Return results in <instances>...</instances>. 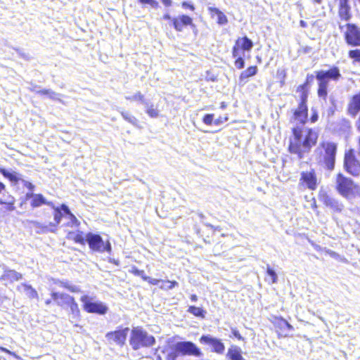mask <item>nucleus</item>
<instances>
[{
  "instance_id": "4",
  "label": "nucleus",
  "mask_w": 360,
  "mask_h": 360,
  "mask_svg": "<svg viewBox=\"0 0 360 360\" xmlns=\"http://www.w3.org/2000/svg\"><path fill=\"white\" fill-rule=\"evenodd\" d=\"M129 342L133 349L138 350L141 347L153 346L155 339L141 328L136 327L131 330Z\"/></svg>"
},
{
  "instance_id": "53",
  "label": "nucleus",
  "mask_w": 360,
  "mask_h": 360,
  "mask_svg": "<svg viewBox=\"0 0 360 360\" xmlns=\"http://www.w3.org/2000/svg\"><path fill=\"white\" fill-rule=\"evenodd\" d=\"M162 4L165 6H171L172 4V0H161Z\"/></svg>"
},
{
  "instance_id": "60",
  "label": "nucleus",
  "mask_w": 360,
  "mask_h": 360,
  "mask_svg": "<svg viewBox=\"0 0 360 360\" xmlns=\"http://www.w3.org/2000/svg\"><path fill=\"white\" fill-rule=\"evenodd\" d=\"M37 87L35 86L30 88V90L31 91L36 92L37 94V91H39V90H37Z\"/></svg>"
},
{
  "instance_id": "1",
  "label": "nucleus",
  "mask_w": 360,
  "mask_h": 360,
  "mask_svg": "<svg viewBox=\"0 0 360 360\" xmlns=\"http://www.w3.org/2000/svg\"><path fill=\"white\" fill-rule=\"evenodd\" d=\"M317 139L318 134L312 129L301 130L294 128L293 138L290 139L289 150L291 153L297 155L301 159L310 151L311 147L316 143Z\"/></svg>"
},
{
  "instance_id": "7",
  "label": "nucleus",
  "mask_w": 360,
  "mask_h": 360,
  "mask_svg": "<svg viewBox=\"0 0 360 360\" xmlns=\"http://www.w3.org/2000/svg\"><path fill=\"white\" fill-rule=\"evenodd\" d=\"M86 241L90 249L94 251L98 252H103L105 251L110 252L111 251L110 243L108 241L105 243L102 238L98 234L88 233L86 235Z\"/></svg>"
},
{
  "instance_id": "29",
  "label": "nucleus",
  "mask_w": 360,
  "mask_h": 360,
  "mask_svg": "<svg viewBox=\"0 0 360 360\" xmlns=\"http://www.w3.org/2000/svg\"><path fill=\"white\" fill-rule=\"evenodd\" d=\"M68 238L82 245H84L86 241V237L84 238L82 232L80 231L70 232L68 235Z\"/></svg>"
},
{
  "instance_id": "24",
  "label": "nucleus",
  "mask_w": 360,
  "mask_h": 360,
  "mask_svg": "<svg viewBox=\"0 0 360 360\" xmlns=\"http://www.w3.org/2000/svg\"><path fill=\"white\" fill-rule=\"evenodd\" d=\"M236 46L242 49L243 51H250L253 46L252 41L247 37L239 38L236 41Z\"/></svg>"
},
{
  "instance_id": "34",
  "label": "nucleus",
  "mask_w": 360,
  "mask_h": 360,
  "mask_svg": "<svg viewBox=\"0 0 360 360\" xmlns=\"http://www.w3.org/2000/svg\"><path fill=\"white\" fill-rule=\"evenodd\" d=\"M266 273L269 278H266V281L269 283H276L278 281V276L275 271L272 269L269 266H267Z\"/></svg>"
},
{
  "instance_id": "28",
  "label": "nucleus",
  "mask_w": 360,
  "mask_h": 360,
  "mask_svg": "<svg viewBox=\"0 0 360 360\" xmlns=\"http://www.w3.org/2000/svg\"><path fill=\"white\" fill-rule=\"evenodd\" d=\"M208 10L211 13H214L217 16V22L219 25H225L227 23L228 20L226 16L217 8L209 7Z\"/></svg>"
},
{
  "instance_id": "9",
  "label": "nucleus",
  "mask_w": 360,
  "mask_h": 360,
  "mask_svg": "<svg viewBox=\"0 0 360 360\" xmlns=\"http://www.w3.org/2000/svg\"><path fill=\"white\" fill-rule=\"evenodd\" d=\"M91 298L87 295H84L80 300L83 303L85 311L89 313H96L105 314L108 311V307L101 302H92Z\"/></svg>"
},
{
  "instance_id": "11",
  "label": "nucleus",
  "mask_w": 360,
  "mask_h": 360,
  "mask_svg": "<svg viewBox=\"0 0 360 360\" xmlns=\"http://www.w3.org/2000/svg\"><path fill=\"white\" fill-rule=\"evenodd\" d=\"M319 198L321 202L335 212L340 213L344 209V205L341 202L325 192H321Z\"/></svg>"
},
{
  "instance_id": "38",
  "label": "nucleus",
  "mask_w": 360,
  "mask_h": 360,
  "mask_svg": "<svg viewBox=\"0 0 360 360\" xmlns=\"http://www.w3.org/2000/svg\"><path fill=\"white\" fill-rule=\"evenodd\" d=\"M10 172V171H8ZM11 173H15L18 175L19 176V179L16 181H11L12 183L16 184H18L20 181H22V183L23 184L24 186H25L26 188H27L30 191H33L34 188V186L31 183V182H29L26 180H24L21 178V175L14 171H12L11 172Z\"/></svg>"
},
{
  "instance_id": "62",
  "label": "nucleus",
  "mask_w": 360,
  "mask_h": 360,
  "mask_svg": "<svg viewBox=\"0 0 360 360\" xmlns=\"http://www.w3.org/2000/svg\"><path fill=\"white\" fill-rule=\"evenodd\" d=\"M51 303V300H49H49H46L45 301V304H46V305H49V304H50Z\"/></svg>"
},
{
  "instance_id": "10",
  "label": "nucleus",
  "mask_w": 360,
  "mask_h": 360,
  "mask_svg": "<svg viewBox=\"0 0 360 360\" xmlns=\"http://www.w3.org/2000/svg\"><path fill=\"white\" fill-rule=\"evenodd\" d=\"M344 166L347 172L357 176L360 174V162L356 159L353 150L345 153Z\"/></svg>"
},
{
  "instance_id": "18",
  "label": "nucleus",
  "mask_w": 360,
  "mask_h": 360,
  "mask_svg": "<svg viewBox=\"0 0 360 360\" xmlns=\"http://www.w3.org/2000/svg\"><path fill=\"white\" fill-rule=\"evenodd\" d=\"M349 115L356 117L360 111V93L354 95L348 105L347 109Z\"/></svg>"
},
{
  "instance_id": "35",
  "label": "nucleus",
  "mask_w": 360,
  "mask_h": 360,
  "mask_svg": "<svg viewBox=\"0 0 360 360\" xmlns=\"http://www.w3.org/2000/svg\"><path fill=\"white\" fill-rule=\"evenodd\" d=\"M0 173L4 175V177L8 179L11 181H16L19 179V176L15 173H11L8 170L3 168H0Z\"/></svg>"
},
{
  "instance_id": "52",
  "label": "nucleus",
  "mask_w": 360,
  "mask_h": 360,
  "mask_svg": "<svg viewBox=\"0 0 360 360\" xmlns=\"http://www.w3.org/2000/svg\"><path fill=\"white\" fill-rule=\"evenodd\" d=\"M34 195H36L35 193H33L32 191H30L27 193L26 195H25V199L26 200H29V199H31L32 200L33 199Z\"/></svg>"
},
{
  "instance_id": "26",
  "label": "nucleus",
  "mask_w": 360,
  "mask_h": 360,
  "mask_svg": "<svg viewBox=\"0 0 360 360\" xmlns=\"http://www.w3.org/2000/svg\"><path fill=\"white\" fill-rule=\"evenodd\" d=\"M52 202H47L46 200L44 198L41 194H36L34 195L33 199L31 202V206L32 207H38L42 205H52Z\"/></svg>"
},
{
  "instance_id": "51",
  "label": "nucleus",
  "mask_w": 360,
  "mask_h": 360,
  "mask_svg": "<svg viewBox=\"0 0 360 360\" xmlns=\"http://www.w3.org/2000/svg\"><path fill=\"white\" fill-rule=\"evenodd\" d=\"M232 334L234 337H236L238 340H243V337L240 335L239 332L237 330L236 328H231Z\"/></svg>"
},
{
  "instance_id": "16",
  "label": "nucleus",
  "mask_w": 360,
  "mask_h": 360,
  "mask_svg": "<svg viewBox=\"0 0 360 360\" xmlns=\"http://www.w3.org/2000/svg\"><path fill=\"white\" fill-rule=\"evenodd\" d=\"M51 295L57 305L63 308H67L69 304L73 301L74 298L68 294L56 292H52Z\"/></svg>"
},
{
  "instance_id": "37",
  "label": "nucleus",
  "mask_w": 360,
  "mask_h": 360,
  "mask_svg": "<svg viewBox=\"0 0 360 360\" xmlns=\"http://www.w3.org/2000/svg\"><path fill=\"white\" fill-rule=\"evenodd\" d=\"M122 117L128 122L132 124L134 126L137 125L138 120L137 119L132 116L131 114H129L127 112L121 111L120 112Z\"/></svg>"
},
{
  "instance_id": "32",
  "label": "nucleus",
  "mask_w": 360,
  "mask_h": 360,
  "mask_svg": "<svg viewBox=\"0 0 360 360\" xmlns=\"http://www.w3.org/2000/svg\"><path fill=\"white\" fill-rule=\"evenodd\" d=\"M68 307H69L70 309V311L72 314L71 318L72 319H77L79 316V309L78 304H77V302H75L74 298H73V301H72L69 304Z\"/></svg>"
},
{
  "instance_id": "20",
  "label": "nucleus",
  "mask_w": 360,
  "mask_h": 360,
  "mask_svg": "<svg viewBox=\"0 0 360 360\" xmlns=\"http://www.w3.org/2000/svg\"><path fill=\"white\" fill-rule=\"evenodd\" d=\"M339 1V15L342 20H348L350 18V6L349 0Z\"/></svg>"
},
{
  "instance_id": "19",
  "label": "nucleus",
  "mask_w": 360,
  "mask_h": 360,
  "mask_svg": "<svg viewBox=\"0 0 360 360\" xmlns=\"http://www.w3.org/2000/svg\"><path fill=\"white\" fill-rule=\"evenodd\" d=\"M22 278V274L12 269L4 270V274L0 277V281H8L10 283H13L16 281H19Z\"/></svg>"
},
{
  "instance_id": "12",
  "label": "nucleus",
  "mask_w": 360,
  "mask_h": 360,
  "mask_svg": "<svg viewBox=\"0 0 360 360\" xmlns=\"http://www.w3.org/2000/svg\"><path fill=\"white\" fill-rule=\"evenodd\" d=\"M300 185L305 186L310 190H315L317 187V178L314 169L302 172L300 179Z\"/></svg>"
},
{
  "instance_id": "25",
  "label": "nucleus",
  "mask_w": 360,
  "mask_h": 360,
  "mask_svg": "<svg viewBox=\"0 0 360 360\" xmlns=\"http://www.w3.org/2000/svg\"><path fill=\"white\" fill-rule=\"evenodd\" d=\"M53 281L55 284H57L61 288H66L72 292H78L80 291V288L77 285H72L68 281L53 280Z\"/></svg>"
},
{
  "instance_id": "45",
  "label": "nucleus",
  "mask_w": 360,
  "mask_h": 360,
  "mask_svg": "<svg viewBox=\"0 0 360 360\" xmlns=\"http://www.w3.org/2000/svg\"><path fill=\"white\" fill-rule=\"evenodd\" d=\"M144 281H148L149 283L152 284V285H158L160 283H162L163 281L162 280H159V279H156V278H152L149 276H147L146 278H144Z\"/></svg>"
},
{
  "instance_id": "64",
  "label": "nucleus",
  "mask_w": 360,
  "mask_h": 360,
  "mask_svg": "<svg viewBox=\"0 0 360 360\" xmlns=\"http://www.w3.org/2000/svg\"><path fill=\"white\" fill-rule=\"evenodd\" d=\"M359 1H360V0H359Z\"/></svg>"
},
{
  "instance_id": "46",
  "label": "nucleus",
  "mask_w": 360,
  "mask_h": 360,
  "mask_svg": "<svg viewBox=\"0 0 360 360\" xmlns=\"http://www.w3.org/2000/svg\"><path fill=\"white\" fill-rule=\"evenodd\" d=\"M235 65L238 69H241L244 67L245 62H244V60L243 59L242 56H239L238 58H236Z\"/></svg>"
},
{
  "instance_id": "43",
  "label": "nucleus",
  "mask_w": 360,
  "mask_h": 360,
  "mask_svg": "<svg viewBox=\"0 0 360 360\" xmlns=\"http://www.w3.org/2000/svg\"><path fill=\"white\" fill-rule=\"evenodd\" d=\"M139 1L141 4H149L153 8H158L159 7V4L155 0H139Z\"/></svg>"
},
{
  "instance_id": "47",
  "label": "nucleus",
  "mask_w": 360,
  "mask_h": 360,
  "mask_svg": "<svg viewBox=\"0 0 360 360\" xmlns=\"http://www.w3.org/2000/svg\"><path fill=\"white\" fill-rule=\"evenodd\" d=\"M6 204L8 205L7 210L9 211H13L15 210L14 205V200L13 199L11 202H5L1 199H0V205Z\"/></svg>"
},
{
  "instance_id": "61",
  "label": "nucleus",
  "mask_w": 360,
  "mask_h": 360,
  "mask_svg": "<svg viewBox=\"0 0 360 360\" xmlns=\"http://www.w3.org/2000/svg\"><path fill=\"white\" fill-rule=\"evenodd\" d=\"M312 1L317 4H321L323 2V0H312Z\"/></svg>"
},
{
  "instance_id": "6",
  "label": "nucleus",
  "mask_w": 360,
  "mask_h": 360,
  "mask_svg": "<svg viewBox=\"0 0 360 360\" xmlns=\"http://www.w3.org/2000/svg\"><path fill=\"white\" fill-rule=\"evenodd\" d=\"M179 353L195 356H200L202 354L200 350L194 343L191 342H179L174 345V350L167 353L166 360H176Z\"/></svg>"
},
{
  "instance_id": "5",
  "label": "nucleus",
  "mask_w": 360,
  "mask_h": 360,
  "mask_svg": "<svg viewBox=\"0 0 360 360\" xmlns=\"http://www.w3.org/2000/svg\"><path fill=\"white\" fill-rule=\"evenodd\" d=\"M340 70L337 67H333L328 70H320L316 72V77L319 81L318 95L326 100L328 92L327 88L330 79L337 80L340 77Z\"/></svg>"
},
{
  "instance_id": "31",
  "label": "nucleus",
  "mask_w": 360,
  "mask_h": 360,
  "mask_svg": "<svg viewBox=\"0 0 360 360\" xmlns=\"http://www.w3.org/2000/svg\"><path fill=\"white\" fill-rule=\"evenodd\" d=\"M145 105L146 113L153 118L158 117L159 115V111L157 108L153 107V105H150L148 103L144 101L143 103Z\"/></svg>"
},
{
  "instance_id": "56",
  "label": "nucleus",
  "mask_w": 360,
  "mask_h": 360,
  "mask_svg": "<svg viewBox=\"0 0 360 360\" xmlns=\"http://www.w3.org/2000/svg\"><path fill=\"white\" fill-rule=\"evenodd\" d=\"M0 350L2 351V352H6V353H8L9 354H13V353L11 351H9L8 349H6V348H4L3 347H0Z\"/></svg>"
},
{
  "instance_id": "42",
  "label": "nucleus",
  "mask_w": 360,
  "mask_h": 360,
  "mask_svg": "<svg viewBox=\"0 0 360 360\" xmlns=\"http://www.w3.org/2000/svg\"><path fill=\"white\" fill-rule=\"evenodd\" d=\"M129 272L135 276L141 277L143 280L146 277L143 270H139L136 266H132L129 270Z\"/></svg>"
},
{
  "instance_id": "55",
  "label": "nucleus",
  "mask_w": 360,
  "mask_h": 360,
  "mask_svg": "<svg viewBox=\"0 0 360 360\" xmlns=\"http://www.w3.org/2000/svg\"><path fill=\"white\" fill-rule=\"evenodd\" d=\"M5 190L6 186L2 182H0V193H1Z\"/></svg>"
},
{
  "instance_id": "13",
  "label": "nucleus",
  "mask_w": 360,
  "mask_h": 360,
  "mask_svg": "<svg viewBox=\"0 0 360 360\" xmlns=\"http://www.w3.org/2000/svg\"><path fill=\"white\" fill-rule=\"evenodd\" d=\"M345 39L347 44L352 46H360V28L355 25L348 24Z\"/></svg>"
},
{
  "instance_id": "8",
  "label": "nucleus",
  "mask_w": 360,
  "mask_h": 360,
  "mask_svg": "<svg viewBox=\"0 0 360 360\" xmlns=\"http://www.w3.org/2000/svg\"><path fill=\"white\" fill-rule=\"evenodd\" d=\"M306 84L300 85L297 88V91H301L300 96L301 102L299 104L297 109L295 111L294 117L301 124H304L307 119V93L305 91Z\"/></svg>"
},
{
  "instance_id": "30",
  "label": "nucleus",
  "mask_w": 360,
  "mask_h": 360,
  "mask_svg": "<svg viewBox=\"0 0 360 360\" xmlns=\"http://www.w3.org/2000/svg\"><path fill=\"white\" fill-rule=\"evenodd\" d=\"M257 72V68L256 66H250L241 73L240 76V80L243 81L248 79V77L256 75Z\"/></svg>"
},
{
  "instance_id": "2",
  "label": "nucleus",
  "mask_w": 360,
  "mask_h": 360,
  "mask_svg": "<svg viewBox=\"0 0 360 360\" xmlns=\"http://www.w3.org/2000/svg\"><path fill=\"white\" fill-rule=\"evenodd\" d=\"M335 188L338 193L345 198L352 199L360 197V186L342 174L340 173L337 175Z\"/></svg>"
},
{
  "instance_id": "57",
  "label": "nucleus",
  "mask_w": 360,
  "mask_h": 360,
  "mask_svg": "<svg viewBox=\"0 0 360 360\" xmlns=\"http://www.w3.org/2000/svg\"><path fill=\"white\" fill-rule=\"evenodd\" d=\"M284 321V324L286 326V327L289 329V330H292L293 329V327L286 321Z\"/></svg>"
},
{
  "instance_id": "48",
  "label": "nucleus",
  "mask_w": 360,
  "mask_h": 360,
  "mask_svg": "<svg viewBox=\"0 0 360 360\" xmlns=\"http://www.w3.org/2000/svg\"><path fill=\"white\" fill-rule=\"evenodd\" d=\"M240 47L236 46V44L233 46V56L234 58H238L239 56H241V55L240 54Z\"/></svg>"
},
{
  "instance_id": "14",
  "label": "nucleus",
  "mask_w": 360,
  "mask_h": 360,
  "mask_svg": "<svg viewBox=\"0 0 360 360\" xmlns=\"http://www.w3.org/2000/svg\"><path fill=\"white\" fill-rule=\"evenodd\" d=\"M200 342L206 344L212 347V352L217 354H223L225 350V346L221 340L212 337L211 335H202Z\"/></svg>"
},
{
  "instance_id": "40",
  "label": "nucleus",
  "mask_w": 360,
  "mask_h": 360,
  "mask_svg": "<svg viewBox=\"0 0 360 360\" xmlns=\"http://www.w3.org/2000/svg\"><path fill=\"white\" fill-rule=\"evenodd\" d=\"M125 98L129 101H140L142 103L145 101L144 96L140 91L136 92L133 96H125Z\"/></svg>"
},
{
  "instance_id": "23",
  "label": "nucleus",
  "mask_w": 360,
  "mask_h": 360,
  "mask_svg": "<svg viewBox=\"0 0 360 360\" xmlns=\"http://www.w3.org/2000/svg\"><path fill=\"white\" fill-rule=\"evenodd\" d=\"M227 356L231 360H245L241 355L240 348L235 345H232L229 349Z\"/></svg>"
},
{
  "instance_id": "49",
  "label": "nucleus",
  "mask_w": 360,
  "mask_h": 360,
  "mask_svg": "<svg viewBox=\"0 0 360 360\" xmlns=\"http://www.w3.org/2000/svg\"><path fill=\"white\" fill-rule=\"evenodd\" d=\"M311 112H312V115H311V122H313V123H314V122H316L317 121V120H318V117H319V116H318V112H317V111H316L315 109H314V108H311Z\"/></svg>"
},
{
  "instance_id": "41",
  "label": "nucleus",
  "mask_w": 360,
  "mask_h": 360,
  "mask_svg": "<svg viewBox=\"0 0 360 360\" xmlns=\"http://www.w3.org/2000/svg\"><path fill=\"white\" fill-rule=\"evenodd\" d=\"M162 283L163 284L160 286V288L164 290H170L176 285H178V283L176 281H163Z\"/></svg>"
},
{
  "instance_id": "21",
  "label": "nucleus",
  "mask_w": 360,
  "mask_h": 360,
  "mask_svg": "<svg viewBox=\"0 0 360 360\" xmlns=\"http://www.w3.org/2000/svg\"><path fill=\"white\" fill-rule=\"evenodd\" d=\"M17 290L20 292H24L25 295L31 299L38 298V293L31 285L21 283L17 287Z\"/></svg>"
},
{
  "instance_id": "27",
  "label": "nucleus",
  "mask_w": 360,
  "mask_h": 360,
  "mask_svg": "<svg viewBox=\"0 0 360 360\" xmlns=\"http://www.w3.org/2000/svg\"><path fill=\"white\" fill-rule=\"evenodd\" d=\"M37 94L41 96H46L53 101L62 102L60 100V94L52 91L51 89H41L37 91Z\"/></svg>"
},
{
  "instance_id": "39",
  "label": "nucleus",
  "mask_w": 360,
  "mask_h": 360,
  "mask_svg": "<svg viewBox=\"0 0 360 360\" xmlns=\"http://www.w3.org/2000/svg\"><path fill=\"white\" fill-rule=\"evenodd\" d=\"M348 55L350 58L354 60V63H360V49L351 50Z\"/></svg>"
},
{
  "instance_id": "50",
  "label": "nucleus",
  "mask_w": 360,
  "mask_h": 360,
  "mask_svg": "<svg viewBox=\"0 0 360 360\" xmlns=\"http://www.w3.org/2000/svg\"><path fill=\"white\" fill-rule=\"evenodd\" d=\"M181 5H182V7L184 8H188L191 11L195 10V7H194L193 4H192L188 1H184Z\"/></svg>"
},
{
  "instance_id": "15",
  "label": "nucleus",
  "mask_w": 360,
  "mask_h": 360,
  "mask_svg": "<svg viewBox=\"0 0 360 360\" xmlns=\"http://www.w3.org/2000/svg\"><path fill=\"white\" fill-rule=\"evenodd\" d=\"M129 331V328H125L114 332H109L105 337L108 340L113 341L117 345L122 346L125 343Z\"/></svg>"
},
{
  "instance_id": "63",
  "label": "nucleus",
  "mask_w": 360,
  "mask_h": 360,
  "mask_svg": "<svg viewBox=\"0 0 360 360\" xmlns=\"http://www.w3.org/2000/svg\"><path fill=\"white\" fill-rule=\"evenodd\" d=\"M157 360H162L160 356H158Z\"/></svg>"
},
{
  "instance_id": "36",
  "label": "nucleus",
  "mask_w": 360,
  "mask_h": 360,
  "mask_svg": "<svg viewBox=\"0 0 360 360\" xmlns=\"http://www.w3.org/2000/svg\"><path fill=\"white\" fill-rule=\"evenodd\" d=\"M51 206L54 209L55 224H53V226H56L60 222L62 217H63V214L62 213L63 210L61 207H55L53 204Z\"/></svg>"
},
{
  "instance_id": "58",
  "label": "nucleus",
  "mask_w": 360,
  "mask_h": 360,
  "mask_svg": "<svg viewBox=\"0 0 360 360\" xmlns=\"http://www.w3.org/2000/svg\"><path fill=\"white\" fill-rule=\"evenodd\" d=\"M311 48L309 47V46H306V47L304 48V52L305 53H309L311 52Z\"/></svg>"
},
{
  "instance_id": "22",
  "label": "nucleus",
  "mask_w": 360,
  "mask_h": 360,
  "mask_svg": "<svg viewBox=\"0 0 360 360\" xmlns=\"http://www.w3.org/2000/svg\"><path fill=\"white\" fill-rule=\"evenodd\" d=\"M61 209L65 215V217L69 220L68 222V226H78L79 225V221L75 217V216L70 212L68 207L65 205H61Z\"/></svg>"
},
{
  "instance_id": "17",
  "label": "nucleus",
  "mask_w": 360,
  "mask_h": 360,
  "mask_svg": "<svg viewBox=\"0 0 360 360\" xmlns=\"http://www.w3.org/2000/svg\"><path fill=\"white\" fill-rule=\"evenodd\" d=\"M192 18L186 15H182L177 18H172V24L174 28L177 32H181L183 30L184 26L191 25H192Z\"/></svg>"
},
{
  "instance_id": "3",
  "label": "nucleus",
  "mask_w": 360,
  "mask_h": 360,
  "mask_svg": "<svg viewBox=\"0 0 360 360\" xmlns=\"http://www.w3.org/2000/svg\"><path fill=\"white\" fill-rule=\"evenodd\" d=\"M316 152L320 154L319 162H322L327 169L332 171L335 167L337 144L330 141H323L320 143Z\"/></svg>"
},
{
  "instance_id": "54",
  "label": "nucleus",
  "mask_w": 360,
  "mask_h": 360,
  "mask_svg": "<svg viewBox=\"0 0 360 360\" xmlns=\"http://www.w3.org/2000/svg\"><path fill=\"white\" fill-rule=\"evenodd\" d=\"M162 18H163L164 20H171L172 21V17H171V16H170V15H169V13H165V14L163 15Z\"/></svg>"
},
{
  "instance_id": "44",
  "label": "nucleus",
  "mask_w": 360,
  "mask_h": 360,
  "mask_svg": "<svg viewBox=\"0 0 360 360\" xmlns=\"http://www.w3.org/2000/svg\"><path fill=\"white\" fill-rule=\"evenodd\" d=\"M214 115L213 114H207L203 117V122L207 125L212 124L213 122Z\"/></svg>"
},
{
  "instance_id": "33",
  "label": "nucleus",
  "mask_w": 360,
  "mask_h": 360,
  "mask_svg": "<svg viewBox=\"0 0 360 360\" xmlns=\"http://www.w3.org/2000/svg\"><path fill=\"white\" fill-rule=\"evenodd\" d=\"M188 312L191 313L195 316L205 318V311H204L200 307H197L195 306H191L188 309Z\"/></svg>"
},
{
  "instance_id": "59",
  "label": "nucleus",
  "mask_w": 360,
  "mask_h": 360,
  "mask_svg": "<svg viewBox=\"0 0 360 360\" xmlns=\"http://www.w3.org/2000/svg\"><path fill=\"white\" fill-rule=\"evenodd\" d=\"M191 300L192 302H196L198 300V297L196 295H192L191 296Z\"/></svg>"
}]
</instances>
